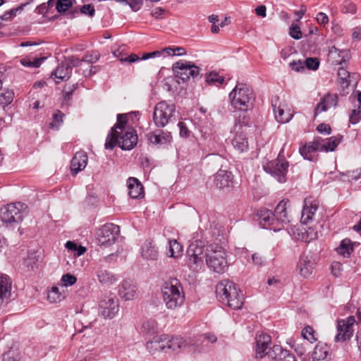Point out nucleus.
<instances>
[{"label":"nucleus","mask_w":361,"mask_h":361,"mask_svg":"<svg viewBox=\"0 0 361 361\" xmlns=\"http://www.w3.org/2000/svg\"><path fill=\"white\" fill-rule=\"evenodd\" d=\"M65 114L60 110L56 109L52 115V121L49 123V128L58 130L63 122Z\"/></svg>","instance_id":"43"},{"label":"nucleus","mask_w":361,"mask_h":361,"mask_svg":"<svg viewBox=\"0 0 361 361\" xmlns=\"http://www.w3.org/2000/svg\"><path fill=\"white\" fill-rule=\"evenodd\" d=\"M279 97H276L271 100V106L274 113L275 118L279 123H288L293 117L290 110L284 109V104L279 103Z\"/></svg>","instance_id":"23"},{"label":"nucleus","mask_w":361,"mask_h":361,"mask_svg":"<svg viewBox=\"0 0 361 361\" xmlns=\"http://www.w3.org/2000/svg\"><path fill=\"white\" fill-rule=\"evenodd\" d=\"M80 12L81 14L92 17L95 13V9L92 4H85L80 8Z\"/></svg>","instance_id":"59"},{"label":"nucleus","mask_w":361,"mask_h":361,"mask_svg":"<svg viewBox=\"0 0 361 361\" xmlns=\"http://www.w3.org/2000/svg\"><path fill=\"white\" fill-rule=\"evenodd\" d=\"M313 361H329V352L326 347L317 345L312 353Z\"/></svg>","instance_id":"40"},{"label":"nucleus","mask_w":361,"mask_h":361,"mask_svg":"<svg viewBox=\"0 0 361 361\" xmlns=\"http://www.w3.org/2000/svg\"><path fill=\"white\" fill-rule=\"evenodd\" d=\"M27 4H21L20 6L13 8L9 11H6L2 16H0L1 20H11L14 17L16 16L18 12H21L23 9L24 6Z\"/></svg>","instance_id":"45"},{"label":"nucleus","mask_w":361,"mask_h":361,"mask_svg":"<svg viewBox=\"0 0 361 361\" xmlns=\"http://www.w3.org/2000/svg\"><path fill=\"white\" fill-rule=\"evenodd\" d=\"M120 227L114 224L109 223L103 225L97 233V240L100 245L109 246L118 239Z\"/></svg>","instance_id":"10"},{"label":"nucleus","mask_w":361,"mask_h":361,"mask_svg":"<svg viewBox=\"0 0 361 361\" xmlns=\"http://www.w3.org/2000/svg\"><path fill=\"white\" fill-rule=\"evenodd\" d=\"M203 340H207L210 343H215L216 341L217 338L215 335L212 334H205L199 336L198 338H197L196 341L195 342L193 341L195 343V348L193 349L194 351H195L197 350V343L199 341H202Z\"/></svg>","instance_id":"56"},{"label":"nucleus","mask_w":361,"mask_h":361,"mask_svg":"<svg viewBox=\"0 0 361 361\" xmlns=\"http://www.w3.org/2000/svg\"><path fill=\"white\" fill-rule=\"evenodd\" d=\"M64 62L67 64V66L72 71L73 67H77L80 65L82 62V59H79L78 57L72 56L68 57L67 59L64 61Z\"/></svg>","instance_id":"58"},{"label":"nucleus","mask_w":361,"mask_h":361,"mask_svg":"<svg viewBox=\"0 0 361 361\" xmlns=\"http://www.w3.org/2000/svg\"><path fill=\"white\" fill-rule=\"evenodd\" d=\"M216 293L219 301L231 309L239 310L243 307V295L233 282L228 280L221 281L216 286Z\"/></svg>","instance_id":"3"},{"label":"nucleus","mask_w":361,"mask_h":361,"mask_svg":"<svg viewBox=\"0 0 361 361\" xmlns=\"http://www.w3.org/2000/svg\"><path fill=\"white\" fill-rule=\"evenodd\" d=\"M289 66L291 70L296 72L302 71L305 68L304 61L300 59L298 61H293L289 63Z\"/></svg>","instance_id":"61"},{"label":"nucleus","mask_w":361,"mask_h":361,"mask_svg":"<svg viewBox=\"0 0 361 361\" xmlns=\"http://www.w3.org/2000/svg\"><path fill=\"white\" fill-rule=\"evenodd\" d=\"M169 245L170 257H176L182 252V246L177 240H169Z\"/></svg>","instance_id":"48"},{"label":"nucleus","mask_w":361,"mask_h":361,"mask_svg":"<svg viewBox=\"0 0 361 361\" xmlns=\"http://www.w3.org/2000/svg\"><path fill=\"white\" fill-rule=\"evenodd\" d=\"M0 105L6 106L9 105L13 100L14 92L9 89H0Z\"/></svg>","instance_id":"41"},{"label":"nucleus","mask_w":361,"mask_h":361,"mask_svg":"<svg viewBox=\"0 0 361 361\" xmlns=\"http://www.w3.org/2000/svg\"><path fill=\"white\" fill-rule=\"evenodd\" d=\"M20 62L25 67L38 68L42 63V60L38 58H24L20 59Z\"/></svg>","instance_id":"50"},{"label":"nucleus","mask_w":361,"mask_h":361,"mask_svg":"<svg viewBox=\"0 0 361 361\" xmlns=\"http://www.w3.org/2000/svg\"><path fill=\"white\" fill-rule=\"evenodd\" d=\"M353 245L352 242L348 238H345L341 240L340 245L336 249L338 254L344 257H349L353 251Z\"/></svg>","instance_id":"38"},{"label":"nucleus","mask_w":361,"mask_h":361,"mask_svg":"<svg viewBox=\"0 0 361 361\" xmlns=\"http://www.w3.org/2000/svg\"><path fill=\"white\" fill-rule=\"evenodd\" d=\"M166 341V353H178L185 348H190L195 346V345L192 340L190 339L187 341L184 339L183 337L178 336H170L167 334Z\"/></svg>","instance_id":"15"},{"label":"nucleus","mask_w":361,"mask_h":361,"mask_svg":"<svg viewBox=\"0 0 361 361\" xmlns=\"http://www.w3.org/2000/svg\"><path fill=\"white\" fill-rule=\"evenodd\" d=\"M268 358L271 361H295L293 354L278 345L273 346L271 351L268 354Z\"/></svg>","instance_id":"27"},{"label":"nucleus","mask_w":361,"mask_h":361,"mask_svg":"<svg viewBox=\"0 0 361 361\" xmlns=\"http://www.w3.org/2000/svg\"><path fill=\"white\" fill-rule=\"evenodd\" d=\"M233 147L239 152H244L248 149V140L246 135L243 132H237L232 140Z\"/></svg>","instance_id":"35"},{"label":"nucleus","mask_w":361,"mask_h":361,"mask_svg":"<svg viewBox=\"0 0 361 361\" xmlns=\"http://www.w3.org/2000/svg\"><path fill=\"white\" fill-rule=\"evenodd\" d=\"M138 137L135 128H127L124 130L110 132L106 139L105 148L113 149L116 145L123 150H130L137 144Z\"/></svg>","instance_id":"4"},{"label":"nucleus","mask_w":361,"mask_h":361,"mask_svg":"<svg viewBox=\"0 0 361 361\" xmlns=\"http://www.w3.org/2000/svg\"><path fill=\"white\" fill-rule=\"evenodd\" d=\"M204 245L201 241L195 240L190 244L187 250L190 267L197 269L203 265Z\"/></svg>","instance_id":"13"},{"label":"nucleus","mask_w":361,"mask_h":361,"mask_svg":"<svg viewBox=\"0 0 361 361\" xmlns=\"http://www.w3.org/2000/svg\"><path fill=\"white\" fill-rule=\"evenodd\" d=\"M314 264V263L312 260V257L303 254L300 257L297 264V269L302 276L307 278L312 273Z\"/></svg>","instance_id":"29"},{"label":"nucleus","mask_w":361,"mask_h":361,"mask_svg":"<svg viewBox=\"0 0 361 361\" xmlns=\"http://www.w3.org/2000/svg\"><path fill=\"white\" fill-rule=\"evenodd\" d=\"M176 106L165 101L159 102L153 112V121L157 128H164L175 118Z\"/></svg>","instance_id":"7"},{"label":"nucleus","mask_w":361,"mask_h":361,"mask_svg":"<svg viewBox=\"0 0 361 361\" xmlns=\"http://www.w3.org/2000/svg\"><path fill=\"white\" fill-rule=\"evenodd\" d=\"M99 58L100 54L99 52L92 51L85 54L82 59V61L88 63H94L99 59Z\"/></svg>","instance_id":"55"},{"label":"nucleus","mask_w":361,"mask_h":361,"mask_svg":"<svg viewBox=\"0 0 361 361\" xmlns=\"http://www.w3.org/2000/svg\"><path fill=\"white\" fill-rule=\"evenodd\" d=\"M338 103V96L336 94H327L321 99L314 109V116L327 111L333 106H336Z\"/></svg>","instance_id":"28"},{"label":"nucleus","mask_w":361,"mask_h":361,"mask_svg":"<svg viewBox=\"0 0 361 361\" xmlns=\"http://www.w3.org/2000/svg\"><path fill=\"white\" fill-rule=\"evenodd\" d=\"M356 323L354 316H349L345 319L337 320V334L335 336L336 342H345L350 340L353 336V326Z\"/></svg>","instance_id":"12"},{"label":"nucleus","mask_w":361,"mask_h":361,"mask_svg":"<svg viewBox=\"0 0 361 361\" xmlns=\"http://www.w3.org/2000/svg\"><path fill=\"white\" fill-rule=\"evenodd\" d=\"M255 99L252 89L244 83L237 84L229 94L231 106L240 111L252 108Z\"/></svg>","instance_id":"5"},{"label":"nucleus","mask_w":361,"mask_h":361,"mask_svg":"<svg viewBox=\"0 0 361 361\" xmlns=\"http://www.w3.org/2000/svg\"><path fill=\"white\" fill-rule=\"evenodd\" d=\"M95 274L99 282L105 286H110L118 281L116 275L106 269H98Z\"/></svg>","instance_id":"33"},{"label":"nucleus","mask_w":361,"mask_h":361,"mask_svg":"<svg viewBox=\"0 0 361 361\" xmlns=\"http://www.w3.org/2000/svg\"><path fill=\"white\" fill-rule=\"evenodd\" d=\"M128 195L132 199H138L144 195V188L137 178L130 177L128 179Z\"/></svg>","instance_id":"31"},{"label":"nucleus","mask_w":361,"mask_h":361,"mask_svg":"<svg viewBox=\"0 0 361 361\" xmlns=\"http://www.w3.org/2000/svg\"><path fill=\"white\" fill-rule=\"evenodd\" d=\"M180 130V136L187 138L190 136V131L188 129L185 123L180 121L178 123Z\"/></svg>","instance_id":"63"},{"label":"nucleus","mask_w":361,"mask_h":361,"mask_svg":"<svg viewBox=\"0 0 361 361\" xmlns=\"http://www.w3.org/2000/svg\"><path fill=\"white\" fill-rule=\"evenodd\" d=\"M161 295L166 307L170 310H176L182 307L185 300L183 286L176 278H170L164 282Z\"/></svg>","instance_id":"2"},{"label":"nucleus","mask_w":361,"mask_h":361,"mask_svg":"<svg viewBox=\"0 0 361 361\" xmlns=\"http://www.w3.org/2000/svg\"><path fill=\"white\" fill-rule=\"evenodd\" d=\"M172 70L176 77L183 82L187 81L190 76L194 78L200 73V68L190 61H177L173 64Z\"/></svg>","instance_id":"11"},{"label":"nucleus","mask_w":361,"mask_h":361,"mask_svg":"<svg viewBox=\"0 0 361 361\" xmlns=\"http://www.w3.org/2000/svg\"><path fill=\"white\" fill-rule=\"evenodd\" d=\"M322 140L320 137H315L312 142H309L300 147V154L305 159L309 161H316L317 157L315 153L320 152L319 145Z\"/></svg>","instance_id":"20"},{"label":"nucleus","mask_w":361,"mask_h":361,"mask_svg":"<svg viewBox=\"0 0 361 361\" xmlns=\"http://www.w3.org/2000/svg\"><path fill=\"white\" fill-rule=\"evenodd\" d=\"M271 336L267 334H261L256 337L255 355L257 358L262 359L271 351V349L267 351L271 344Z\"/></svg>","instance_id":"22"},{"label":"nucleus","mask_w":361,"mask_h":361,"mask_svg":"<svg viewBox=\"0 0 361 361\" xmlns=\"http://www.w3.org/2000/svg\"><path fill=\"white\" fill-rule=\"evenodd\" d=\"M72 71L67 66V64L63 61L61 62L56 68L52 71L51 75H54L56 78L61 80H67L71 77Z\"/></svg>","instance_id":"37"},{"label":"nucleus","mask_w":361,"mask_h":361,"mask_svg":"<svg viewBox=\"0 0 361 361\" xmlns=\"http://www.w3.org/2000/svg\"><path fill=\"white\" fill-rule=\"evenodd\" d=\"M206 263L208 267L218 274L224 273L228 269L226 253L224 248L215 243L207 246Z\"/></svg>","instance_id":"6"},{"label":"nucleus","mask_w":361,"mask_h":361,"mask_svg":"<svg viewBox=\"0 0 361 361\" xmlns=\"http://www.w3.org/2000/svg\"><path fill=\"white\" fill-rule=\"evenodd\" d=\"M87 156L84 152H78L75 154L71 161L72 175L75 176L84 169L87 164Z\"/></svg>","instance_id":"30"},{"label":"nucleus","mask_w":361,"mask_h":361,"mask_svg":"<svg viewBox=\"0 0 361 361\" xmlns=\"http://www.w3.org/2000/svg\"><path fill=\"white\" fill-rule=\"evenodd\" d=\"M99 312L104 318L112 319L118 313L119 303L112 295H106L99 302Z\"/></svg>","instance_id":"14"},{"label":"nucleus","mask_w":361,"mask_h":361,"mask_svg":"<svg viewBox=\"0 0 361 361\" xmlns=\"http://www.w3.org/2000/svg\"><path fill=\"white\" fill-rule=\"evenodd\" d=\"M315 331L310 326H305L302 331V336L310 343L315 342L317 338L315 337Z\"/></svg>","instance_id":"51"},{"label":"nucleus","mask_w":361,"mask_h":361,"mask_svg":"<svg viewBox=\"0 0 361 361\" xmlns=\"http://www.w3.org/2000/svg\"><path fill=\"white\" fill-rule=\"evenodd\" d=\"M206 82L210 85H222L224 82V78L216 72H211L206 76Z\"/></svg>","instance_id":"46"},{"label":"nucleus","mask_w":361,"mask_h":361,"mask_svg":"<svg viewBox=\"0 0 361 361\" xmlns=\"http://www.w3.org/2000/svg\"><path fill=\"white\" fill-rule=\"evenodd\" d=\"M61 281L63 286H71L76 283L77 278L74 275L68 273L62 276Z\"/></svg>","instance_id":"53"},{"label":"nucleus","mask_w":361,"mask_h":361,"mask_svg":"<svg viewBox=\"0 0 361 361\" xmlns=\"http://www.w3.org/2000/svg\"><path fill=\"white\" fill-rule=\"evenodd\" d=\"M359 75L357 73H350L343 67H340L338 70V80L342 88H347L349 85H356Z\"/></svg>","instance_id":"26"},{"label":"nucleus","mask_w":361,"mask_h":361,"mask_svg":"<svg viewBox=\"0 0 361 361\" xmlns=\"http://www.w3.org/2000/svg\"><path fill=\"white\" fill-rule=\"evenodd\" d=\"M319 208V201L311 197L304 200L300 222L302 224H307L314 220L316 212Z\"/></svg>","instance_id":"18"},{"label":"nucleus","mask_w":361,"mask_h":361,"mask_svg":"<svg viewBox=\"0 0 361 361\" xmlns=\"http://www.w3.org/2000/svg\"><path fill=\"white\" fill-rule=\"evenodd\" d=\"M289 34L290 37L295 39H300L302 38V32L300 27L297 25H291Z\"/></svg>","instance_id":"60"},{"label":"nucleus","mask_w":361,"mask_h":361,"mask_svg":"<svg viewBox=\"0 0 361 361\" xmlns=\"http://www.w3.org/2000/svg\"><path fill=\"white\" fill-rule=\"evenodd\" d=\"M252 262L255 265L262 267L265 264L266 259L261 253L255 252L252 255Z\"/></svg>","instance_id":"57"},{"label":"nucleus","mask_w":361,"mask_h":361,"mask_svg":"<svg viewBox=\"0 0 361 361\" xmlns=\"http://www.w3.org/2000/svg\"><path fill=\"white\" fill-rule=\"evenodd\" d=\"M302 224L300 226H295L290 228V233L293 237L298 240L304 242H310L317 238V231L312 227H308Z\"/></svg>","instance_id":"16"},{"label":"nucleus","mask_w":361,"mask_h":361,"mask_svg":"<svg viewBox=\"0 0 361 361\" xmlns=\"http://www.w3.org/2000/svg\"><path fill=\"white\" fill-rule=\"evenodd\" d=\"M290 201L288 199L282 200L276 207L274 212L267 208H262L257 211L258 220L263 228L279 231L283 228H288L291 222V216L288 209Z\"/></svg>","instance_id":"1"},{"label":"nucleus","mask_w":361,"mask_h":361,"mask_svg":"<svg viewBox=\"0 0 361 361\" xmlns=\"http://www.w3.org/2000/svg\"><path fill=\"white\" fill-rule=\"evenodd\" d=\"M343 270L342 264L339 262H334L331 264V273L335 277H338Z\"/></svg>","instance_id":"64"},{"label":"nucleus","mask_w":361,"mask_h":361,"mask_svg":"<svg viewBox=\"0 0 361 361\" xmlns=\"http://www.w3.org/2000/svg\"><path fill=\"white\" fill-rule=\"evenodd\" d=\"M234 176L231 171L219 169L214 175V184L219 190H229L233 187Z\"/></svg>","instance_id":"17"},{"label":"nucleus","mask_w":361,"mask_h":361,"mask_svg":"<svg viewBox=\"0 0 361 361\" xmlns=\"http://www.w3.org/2000/svg\"><path fill=\"white\" fill-rule=\"evenodd\" d=\"M289 167L288 161L279 153L278 157L263 166L264 170L276 178L279 183H285Z\"/></svg>","instance_id":"9"},{"label":"nucleus","mask_w":361,"mask_h":361,"mask_svg":"<svg viewBox=\"0 0 361 361\" xmlns=\"http://www.w3.org/2000/svg\"><path fill=\"white\" fill-rule=\"evenodd\" d=\"M167 334L156 336L146 343V348L151 354H155L157 352L166 353V343Z\"/></svg>","instance_id":"25"},{"label":"nucleus","mask_w":361,"mask_h":361,"mask_svg":"<svg viewBox=\"0 0 361 361\" xmlns=\"http://www.w3.org/2000/svg\"><path fill=\"white\" fill-rule=\"evenodd\" d=\"M78 84H73L71 86L66 85L63 90V97L66 100H69L73 94V92L77 89Z\"/></svg>","instance_id":"62"},{"label":"nucleus","mask_w":361,"mask_h":361,"mask_svg":"<svg viewBox=\"0 0 361 361\" xmlns=\"http://www.w3.org/2000/svg\"><path fill=\"white\" fill-rule=\"evenodd\" d=\"M147 137L151 144L158 146L169 145L172 141L171 133L161 129H157L149 133Z\"/></svg>","instance_id":"21"},{"label":"nucleus","mask_w":361,"mask_h":361,"mask_svg":"<svg viewBox=\"0 0 361 361\" xmlns=\"http://www.w3.org/2000/svg\"><path fill=\"white\" fill-rule=\"evenodd\" d=\"M343 139V135L338 136H332L326 139H323L320 137V140H322L319 145L320 152H334L338 145L341 142Z\"/></svg>","instance_id":"32"},{"label":"nucleus","mask_w":361,"mask_h":361,"mask_svg":"<svg viewBox=\"0 0 361 361\" xmlns=\"http://www.w3.org/2000/svg\"><path fill=\"white\" fill-rule=\"evenodd\" d=\"M328 56L333 65H342L350 60V52L349 49H339L334 46L330 49Z\"/></svg>","instance_id":"24"},{"label":"nucleus","mask_w":361,"mask_h":361,"mask_svg":"<svg viewBox=\"0 0 361 361\" xmlns=\"http://www.w3.org/2000/svg\"><path fill=\"white\" fill-rule=\"evenodd\" d=\"M137 291L136 283L130 279L123 280L118 286V295L125 300H133Z\"/></svg>","instance_id":"19"},{"label":"nucleus","mask_w":361,"mask_h":361,"mask_svg":"<svg viewBox=\"0 0 361 361\" xmlns=\"http://www.w3.org/2000/svg\"><path fill=\"white\" fill-rule=\"evenodd\" d=\"M305 68L309 70L316 71L319 68V61L317 58L310 57L304 61Z\"/></svg>","instance_id":"54"},{"label":"nucleus","mask_w":361,"mask_h":361,"mask_svg":"<svg viewBox=\"0 0 361 361\" xmlns=\"http://www.w3.org/2000/svg\"><path fill=\"white\" fill-rule=\"evenodd\" d=\"M157 322L154 319H147L142 322L140 331L143 334L153 336L157 333Z\"/></svg>","instance_id":"39"},{"label":"nucleus","mask_w":361,"mask_h":361,"mask_svg":"<svg viewBox=\"0 0 361 361\" xmlns=\"http://www.w3.org/2000/svg\"><path fill=\"white\" fill-rule=\"evenodd\" d=\"M341 12L355 14L357 12V6L351 0H344L341 6Z\"/></svg>","instance_id":"49"},{"label":"nucleus","mask_w":361,"mask_h":361,"mask_svg":"<svg viewBox=\"0 0 361 361\" xmlns=\"http://www.w3.org/2000/svg\"><path fill=\"white\" fill-rule=\"evenodd\" d=\"M128 118L126 114H119L117 115V122L114 127L111 128L110 132H116V130L118 131L124 130L127 128H133L131 126H127Z\"/></svg>","instance_id":"42"},{"label":"nucleus","mask_w":361,"mask_h":361,"mask_svg":"<svg viewBox=\"0 0 361 361\" xmlns=\"http://www.w3.org/2000/svg\"><path fill=\"white\" fill-rule=\"evenodd\" d=\"M75 0H56V11L59 13H65L72 8Z\"/></svg>","instance_id":"44"},{"label":"nucleus","mask_w":361,"mask_h":361,"mask_svg":"<svg viewBox=\"0 0 361 361\" xmlns=\"http://www.w3.org/2000/svg\"><path fill=\"white\" fill-rule=\"evenodd\" d=\"M63 298L58 287H52L51 290L48 292L47 298L50 302H60Z\"/></svg>","instance_id":"47"},{"label":"nucleus","mask_w":361,"mask_h":361,"mask_svg":"<svg viewBox=\"0 0 361 361\" xmlns=\"http://www.w3.org/2000/svg\"><path fill=\"white\" fill-rule=\"evenodd\" d=\"M142 257L147 260H157L159 256L157 249L152 242H145L141 248Z\"/></svg>","instance_id":"36"},{"label":"nucleus","mask_w":361,"mask_h":361,"mask_svg":"<svg viewBox=\"0 0 361 361\" xmlns=\"http://www.w3.org/2000/svg\"><path fill=\"white\" fill-rule=\"evenodd\" d=\"M27 206L20 202L8 204L1 208L0 218L6 224H19L26 213Z\"/></svg>","instance_id":"8"},{"label":"nucleus","mask_w":361,"mask_h":361,"mask_svg":"<svg viewBox=\"0 0 361 361\" xmlns=\"http://www.w3.org/2000/svg\"><path fill=\"white\" fill-rule=\"evenodd\" d=\"M343 176L346 177L345 180L349 182L357 181L360 178H361V170L355 169L353 171H348L345 173L342 174Z\"/></svg>","instance_id":"52"},{"label":"nucleus","mask_w":361,"mask_h":361,"mask_svg":"<svg viewBox=\"0 0 361 361\" xmlns=\"http://www.w3.org/2000/svg\"><path fill=\"white\" fill-rule=\"evenodd\" d=\"M11 295V281L8 276L1 274L0 276V299L8 300Z\"/></svg>","instance_id":"34"}]
</instances>
